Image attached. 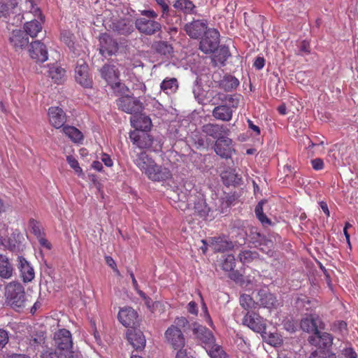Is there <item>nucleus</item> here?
I'll return each instance as SVG.
<instances>
[{"instance_id": "19", "label": "nucleus", "mask_w": 358, "mask_h": 358, "mask_svg": "<svg viewBox=\"0 0 358 358\" xmlns=\"http://www.w3.org/2000/svg\"><path fill=\"white\" fill-rule=\"evenodd\" d=\"M75 73L76 80L79 84L85 87H91L92 80L89 75V67L84 61L82 63L78 62Z\"/></svg>"}, {"instance_id": "50", "label": "nucleus", "mask_w": 358, "mask_h": 358, "mask_svg": "<svg viewBox=\"0 0 358 358\" xmlns=\"http://www.w3.org/2000/svg\"><path fill=\"white\" fill-rule=\"evenodd\" d=\"M66 161L69 166L75 171L78 175L83 174V170L79 166L78 160L72 155L67 156Z\"/></svg>"}, {"instance_id": "63", "label": "nucleus", "mask_w": 358, "mask_h": 358, "mask_svg": "<svg viewBox=\"0 0 358 358\" xmlns=\"http://www.w3.org/2000/svg\"><path fill=\"white\" fill-rule=\"evenodd\" d=\"M268 343L271 345L276 346L281 344L282 339L278 335L271 334L269 336Z\"/></svg>"}, {"instance_id": "42", "label": "nucleus", "mask_w": 358, "mask_h": 358, "mask_svg": "<svg viewBox=\"0 0 358 358\" xmlns=\"http://www.w3.org/2000/svg\"><path fill=\"white\" fill-rule=\"evenodd\" d=\"M250 237L252 243L256 244V245H262L263 242L265 241L268 247H271L272 245V241L268 239L264 235L258 232L255 229L251 230Z\"/></svg>"}, {"instance_id": "26", "label": "nucleus", "mask_w": 358, "mask_h": 358, "mask_svg": "<svg viewBox=\"0 0 358 358\" xmlns=\"http://www.w3.org/2000/svg\"><path fill=\"white\" fill-rule=\"evenodd\" d=\"M47 65L48 66V77L55 83L62 84L66 80V70L57 64H51V63H49Z\"/></svg>"}, {"instance_id": "22", "label": "nucleus", "mask_w": 358, "mask_h": 358, "mask_svg": "<svg viewBox=\"0 0 358 358\" xmlns=\"http://www.w3.org/2000/svg\"><path fill=\"white\" fill-rule=\"evenodd\" d=\"M50 123L57 129L64 126L66 121V115L59 107H50L48 110Z\"/></svg>"}, {"instance_id": "45", "label": "nucleus", "mask_w": 358, "mask_h": 358, "mask_svg": "<svg viewBox=\"0 0 358 358\" xmlns=\"http://www.w3.org/2000/svg\"><path fill=\"white\" fill-rule=\"evenodd\" d=\"M258 256V253L255 251L243 250L239 253L238 258L243 264H248L257 259Z\"/></svg>"}, {"instance_id": "4", "label": "nucleus", "mask_w": 358, "mask_h": 358, "mask_svg": "<svg viewBox=\"0 0 358 358\" xmlns=\"http://www.w3.org/2000/svg\"><path fill=\"white\" fill-rule=\"evenodd\" d=\"M174 323L171 324L164 333L166 342L170 345L174 350L182 348L185 344V338L178 326H185L187 323L186 318L181 317L176 319Z\"/></svg>"}, {"instance_id": "14", "label": "nucleus", "mask_w": 358, "mask_h": 358, "mask_svg": "<svg viewBox=\"0 0 358 358\" xmlns=\"http://www.w3.org/2000/svg\"><path fill=\"white\" fill-rule=\"evenodd\" d=\"M8 41L10 45L15 51L23 50L29 43L26 32L22 29H15L10 32Z\"/></svg>"}, {"instance_id": "27", "label": "nucleus", "mask_w": 358, "mask_h": 358, "mask_svg": "<svg viewBox=\"0 0 358 358\" xmlns=\"http://www.w3.org/2000/svg\"><path fill=\"white\" fill-rule=\"evenodd\" d=\"M127 337L128 341L136 350H141L145 345V338L141 331L128 330Z\"/></svg>"}, {"instance_id": "55", "label": "nucleus", "mask_w": 358, "mask_h": 358, "mask_svg": "<svg viewBox=\"0 0 358 358\" xmlns=\"http://www.w3.org/2000/svg\"><path fill=\"white\" fill-rule=\"evenodd\" d=\"M62 40L68 45L69 48L73 47V34L69 32L62 33L61 35Z\"/></svg>"}, {"instance_id": "33", "label": "nucleus", "mask_w": 358, "mask_h": 358, "mask_svg": "<svg viewBox=\"0 0 358 358\" xmlns=\"http://www.w3.org/2000/svg\"><path fill=\"white\" fill-rule=\"evenodd\" d=\"M31 346L40 353V356L43 357L45 355V336L43 331H37L31 340Z\"/></svg>"}, {"instance_id": "36", "label": "nucleus", "mask_w": 358, "mask_h": 358, "mask_svg": "<svg viewBox=\"0 0 358 358\" xmlns=\"http://www.w3.org/2000/svg\"><path fill=\"white\" fill-rule=\"evenodd\" d=\"M194 210V214L203 219L208 217L210 211V208L208 206L206 200L203 198H199L195 201Z\"/></svg>"}, {"instance_id": "12", "label": "nucleus", "mask_w": 358, "mask_h": 358, "mask_svg": "<svg viewBox=\"0 0 358 358\" xmlns=\"http://www.w3.org/2000/svg\"><path fill=\"white\" fill-rule=\"evenodd\" d=\"M301 328L303 331L319 334V329H323L324 324L321 318L317 315H310L303 318L300 323Z\"/></svg>"}, {"instance_id": "61", "label": "nucleus", "mask_w": 358, "mask_h": 358, "mask_svg": "<svg viewBox=\"0 0 358 358\" xmlns=\"http://www.w3.org/2000/svg\"><path fill=\"white\" fill-rule=\"evenodd\" d=\"M300 52L308 54L310 52V46L308 41L303 40L301 41L299 47Z\"/></svg>"}, {"instance_id": "62", "label": "nucleus", "mask_w": 358, "mask_h": 358, "mask_svg": "<svg viewBox=\"0 0 358 358\" xmlns=\"http://www.w3.org/2000/svg\"><path fill=\"white\" fill-rule=\"evenodd\" d=\"M176 358H194L187 350L180 348L176 356Z\"/></svg>"}, {"instance_id": "64", "label": "nucleus", "mask_w": 358, "mask_h": 358, "mask_svg": "<svg viewBox=\"0 0 358 358\" xmlns=\"http://www.w3.org/2000/svg\"><path fill=\"white\" fill-rule=\"evenodd\" d=\"M343 355L345 358H357V357L356 352L351 348H345Z\"/></svg>"}, {"instance_id": "17", "label": "nucleus", "mask_w": 358, "mask_h": 358, "mask_svg": "<svg viewBox=\"0 0 358 358\" xmlns=\"http://www.w3.org/2000/svg\"><path fill=\"white\" fill-rule=\"evenodd\" d=\"M258 305L267 308H276L279 306L278 300L267 288L258 291L257 296Z\"/></svg>"}, {"instance_id": "3", "label": "nucleus", "mask_w": 358, "mask_h": 358, "mask_svg": "<svg viewBox=\"0 0 358 358\" xmlns=\"http://www.w3.org/2000/svg\"><path fill=\"white\" fill-rule=\"evenodd\" d=\"M6 303L15 310L24 308L26 296L23 286L15 282H10L5 289Z\"/></svg>"}, {"instance_id": "35", "label": "nucleus", "mask_w": 358, "mask_h": 358, "mask_svg": "<svg viewBox=\"0 0 358 358\" xmlns=\"http://www.w3.org/2000/svg\"><path fill=\"white\" fill-rule=\"evenodd\" d=\"M160 88L166 94H173L178 88V80L175 78H166L161 83Z\"/></svg>"}, {"instance_id": "48", "label": "nucleus", "mask_w": 358, "mask_h": 358, "mask_svg": "<svg viewBox=\"0 0 358 358\" xmlns=\"http://www.w3.org/2000/svg\"><path fill=\"white\" fill-rule=\"evenodd\" d=\"M310 358H336V356L329 350L320 349L312 352Z\"/></svg>"}, {"instance_id": "23", "label": "nucleus", "mask_w": 358, "mask_h": 358, "mask_svg": "<svg viewBox=\"0 0 358 358\" xmlns=\"http://www.w3.org/2000/svg\"><path fill=\"white\" fill-rule=\"evenodd\" d=\"M17 268L24 282H31L34 276V270L30 264L22 257H17Z\"/></svg>"}, {"instance_id": "11", "label": "nucleus", "mask_w": 358, "mask_h": 358, "mask_svg": "<svg viewBox=\"0 0 358 358\" xmlns=\"http://www.w3.org/2000/svg\"><path fill=\"white\" fill-rule=\"evenodd\" d=\"M99 52L103 57L111 56L118 50V43L106 33L99 36Z\"/></svg>"}, {"instance_id": "38", "label": "nucleus", "mask_w": 358, "mask_h": 358, "mask_svg": "<svg viewBox=\"0 0 358 358\" xmlns=\"http://www.w3.org/2000/svg\"><path fill=\"white\" fill-rule=\"evenodd\" d=\"M239 303L241 307L248 312H253L258 306V303L255 302L251 296L246 294L241 295Z\"/></svg>"}, {"instance_id": "21", "label": "nucleus", "mask_w": 358, "mask_h": 358, "mask_svg": "<svg viewBox=\"0 0 358 358\" xmlns=\"http://www.w3.org/2000/svg\"><path fill=\"white\" fill-rule=\"evenodd\" d=\"M195 336L204 345V348L207 350L215 343V337L212 332L206 327L198 325L193 329Z\"/></svg>"}, {"instance_id": "57", "label": "nucleus", "mask_w": 358, "mask_h": 358, "mask_svg": "<svg viewBox=\"0 0 358 358\" xmlns=\"http://www.w3.org/2000/svg\"><path fill=\"white\" fill-rule=\"evenodd\" d=\"M8 341V333L3 329H0V350H1Z\"/></svg>"}, {"instance_id": "1", "label": "nucleus", "mask_w": 358, "mask_h": 358, "mask_svg": "<svg viewBox=\"0 0 358 358\" xmlns=\"http://www.w3.org/2000/svg\"><path fill=\"white\" fill-rule=\"evenodd\" d=\"M240 96V94L217 93L214 99L220 101V103L213 108L212 111L213 116L216 120L223 122L230 121L232 119L234 112L238 107Z\"/></svg>"}, {"instance_id": "24", "label": "nucleus", "mask_w": 358, "mask_h": 358, "mask_svg": "<svg viewBox=\"0 0 358 358\" xmlns=\"http://www.w3.org/2000/svg\"><path fill=\"white\" fill-rule=\"evenodd\" d=\"M131 123L135 130L148 131L152 127L151 119L144 114L138 113L131 117Z\"/></svg>"}, {"instance_id": "53", "label": "nucleus", "mask_w": 358, "mask_h": 358, "mask_svg": "<svg viewBox=\"0 0 358 358\" xmlns=\"http://www.w3.org/2000/svg\"><path fill=\"white\" fill-rule=\"evenodd\" d=\"M257 247L259 248V250L263 252L264 253L266 254L268 256L272 257L273 256L275 251H274V244L272 241V245L271 247H268L266 241L263 242L262 245H257Z\"/></svg>"}, {"instance_id": "28", "label": "nucleus", "mask_w": 358, "mask_h": 358, "mask_svg": "<svg viewBox=\"0 0 358 358\" xmlns=\"http://www.w3.org/2000/svg\"><path fill=\"white\" fill-rule=\"evenodd\" d=\"M102 78H103L109 85L119 80L120 71L114 65L105 64L100 69Z\"/></svg>"}, {"instance_id": "13", "label": "nucleus", "mask_w": 358, "mask_h": 358, "mask_svg": "<svg viewBox=\"0 0 358 358\" xmlns=\"http://www.w3.org/2000/svg\"><path fill=\"white\" fill-rule=\"evenodd\" d=\"M129 138L141 150L150 148L153 141L147 131L134 130L129 133Z\"/></svg>"}, {"instance_id": "60", "label": "nucleus", "mask_w": 358, "mask_h": 358, "mask_svg": "<svg viewBox=\"0 0 358 358\" xmlns=\"http://www.w3.org/2000/svg\"><path fill=\"white\" fill-rule=\"evenodd\" d=\"M101 160L108 167H111L113 165V162L109 155L103 153L101 157Z\"/></svg>"}, {"instance_id": "10", "label": "nucleus", "mask_w": 358, "mask_h": 358, "mask_svg": "<svg viewBox=\"0 0 358 358\" xmlns=\"http://www.w3.org/2000/svg\"><path fill=\"white\" fill-rule=\"evenodd\" d=\"M243 324L257 333L264 332L266 324L263 317L255 312H247L243 319Z\"/></svg>"}, {"instance_id": "56", "label": "nucleus", "mask_w": 358, "mask_h": 358, "mask_svg": "<svg viewBox=\"0 0 358 358\" xmlns=\"http://www.w3.org/2000/svg\"><path fill=\"white\" fill-rule=\"evenodd\" d=\"M311 164L313 169H315V171L322 170L324 166V162L320 158H316L311 160Z\"/></svg>"}, {"instance_id": "58", "label": "nucleus", "mask_w": 358, "mask_h": 358, "mask_svg": "<svg viewBox=\"0 0 358 358\" xmlns=\"http://www.w3.org/2000/svg\"><path fill=\"white\" fill-rule=\"evenodd\" d=\"M228 277L236 282H240L243 278L242 275L238 272V271L234 269L229 272Z\"/></svg>"}, {"instance_id": "20", "label": "nucleus", "mask_w": 358, "mask_h": 358, "mask_svg": "<svg viewBox=\"0 0 358 358\" xmlns=\"http://www.w3.org/2000/svg\"><path fill=\"white\" fill-rule=\"evenodd\" d=\"M202 131L206 136L217 140L226 136L229 130L223 124L208 123L202 127Z\"/></svg>"}, {"instance_id": "49", "label": "nucleus", "mask_w": 358, "mask_h": 358, "mask_svg": "<svg viewBox=\"0 0 358 358\" xmlns=\"http://www.w3.org/2000/svg\"><path fill=\"white\" fill-rule=\"evenodd\" d=\"M319 339L320 343L324 347H328L331 345L333 342V337L332 336L327 332H321L319 330V334H315Z\"/></svg>"}, {"instance_id": "30", "label": "nucleus", "mask_w": 358, "mask_h": 358, "mask_svg": "<svg viewBox=\"0 0 358 358\" xmlns=\"http://www.w3.org/2000/svg\"><path fill=\"white\" fill-rule=\"evenodd\" d=\"M113 29L120 35L127 36L134 31L133 22L129 20L121 19L113 24Z\"/></svg>"}, {"instance_id": "54", "label": "nucleus", "mask_w": 358, "mask_h": 358, "mask_svg": "<svg viewBox=\"0 0 358 358\" xmlns=\"http://www.w3.org/2000/svg\"><path fill=\"white\" fill-rule=\"evenodd\" d=\"M156 3L161 7L162 17L166 18L169 15V6L164 0H155Z\"/></svg>"}, {"instance_id": "59", "label": "nucleus", "mask_w": 358, "mask_h": 358, "mask_svg": "<svg viewBox=\"0 0 358 358\" xmlns=\"http://www.w3.org/2000/svg\"><path fill=\"white\" fill-rule=\"evenodd\" d=\"M141 13L143 16H145L144 17L154 20L158 16L157 13L154 10H143Z\"/></svg>"}, {"instance_id": "6", "label": "nucleus", "mask_w": 358, "mask_h": 358, "mask_svg": "<svg viewBox=\"0 0 358 358\" xmlns=\"http://www.w3.org/2000/svg\"><path fill=\"white\" fill-rule=\"evenodd\" d=\"M118 109L131 115L141 113L143 110V104L137 98L131 96H123L116 100Z\"/></svg>"}, {"instance_id": "9", "label": "nucleus", "mask_w": 358, "mask_h": 358, "mask_svg": "<svg viewBox=\"0 0 358 358\" xmlns=\"http://www.w3.org/2000/svg\"><path fill=\"white\" fill-rule=\"evenodd\" d=\"M135 27L139 32L145 35H154L162 29L161 24L154 20L139 17L135 21Z\"/></svg>"}, {"instance_id": "15", "label": "nucleus", "mask_w": 358, "mask_h": 358, "mask_svg": "<svg viewBox=\"0 0 358 358\" xmlns=\"http://www.w3.org/2000/svg\"><path fill=\"white\" fill-rule=\"evenodd\" d=\"M184 30L191 38L197 39L208 30L207 22L201 20H193L185 25Z\"/></svg>"}, {"instance_id": "32", "label": "nucleus", "mask_w": 358, "mask_h": 358, "mask_svg": "<svg viewBox=\"0 0 358 358\" xmlns=\"http://www.w3.org/2000/svg\"><path fill=\"white\" fill-rule=\"evenodd\" d=\"M13 266L9 259L3 255H0V277L9 279L12 277Z\"/></svg>"}, {"instance_id": "47", "label": "nucleus", "mask_w": 358, "mask_h": 358, "mask_svg": "<svg viewBox=\"0 0 358 358\" xmlns=\"http://www.w3.org/2000/svg\"><path fill=\"white\" fill-rule=\"evenodd\" d=\"M236 266V259L233 255H227L222 262V268L229 272L234 269Z\"/></svg>"}, {"instance_id": "8", "label": "nucleus", "mask_w": 358, "mask_h": 358, "mask_svg": "<svg viewBox=\"0 0 358 358\" xmlns=\"http://www.w3.org/2000/svg\"><path fill=\"white\" fill-rule=\"evenodd\" d=\"M145 176L153 182H164L171 180L173 174L169 168L159 165L155 161Z\"/></svg>"}, {"instance_id": "37", "label": "nucleus", "mask_w": 358, "mask_h": 358, "mask_svg": "<svg viewBox=\"0 0 358 358\" xmlns=\"http://www.w3.org/2000/svg\"><path fill=\"white\" fill-rule=\"evenodd\" d=\"M64 134L74 143H80L83 141V133L76 127L73 126H65L63 127Z\"/></svg>"}, {"instance_id": "44", "label": "nucleus", "mask_w": 358, "mask_h": 358, "mask_svg": "<svg viewBox=\"0 0 358 358\" xmlns=\"http://www.w3.org/2000/svg\"><path fill=\"white\" fill-rule=\"evenodd\" d=\"M17 4V0H2L0 1V17L6 16L10 9Z\"/></svg>"}, {"instance_id": "29", "label": "nucleus", "mask_w": 358, "mask_h": 358, "mask_svg": "<svg viewBox=\"0 0 358 358\" xmlns=\"http://www.w3.org/2000/svg\"><path fill=\"white\" fill-rule=\"evenodd\" d=\"M216 50L212 58L213 66H224L226 61L231 56L229 48L226 45H221Z\"/></svg>"}, {"instance_id": "46", "label": "nucleus", "mask_w": 358, "mask_h": 358, "mask_svg": "<svg viewBox=\"0 0 358 358\" xmlns=\"http://www.w3.org/2000/svg\"><path fill=\"white\" fill-rule=\"evenodd\" d=\"M318 302L315 299H310L308 296H303L297 299V304L303 306L307 310L315 308Z\"/></svg>"}, {"instance_id": "7", "label": "nucleus", "mask_w": 358, "mask_h": 358, "mask_svg": "<svg viewBox=\"0 0 358 358\" xmlns=\"http://www.w3.org/2000/svg\"><path fill=\"white\" fill-rule=\"evenodd\" d=\"M131 157L134 164L145 176L155 162V159L144 150L137 152L134 150Z\"/></svg>"}, {"instance_id": "39", "label": "nucleus", "mask_w": 358, "mask_h": 358, "mask_svg": "<svg viewBox=\"0 0 358 358\" xmlns=\"http://www.w3.org/2000/svg\"><path fill=\"white\" fill-rule=\"evenodd\" d=\"M41 30L42 26L41 23L37 20H32L24 24L23 31L26 32L27 36L29 35L31 38H34Z\"/></svg>"}, {"instance_id": "5", "label": "nucleus", "mask_w": 358, "mask_h": 358, "mask_svg": "<svg viewBox=\"0 0 358 358\" xmlns=\"http://www.w3.org/2000/svg\"><path fill=\"white\" fill-rule=\"evenodd\" d=\"M220 32L215 29H208L199 43V49L205 54L214 52L220 43Z\"/></svg>"}, {"instance_id": "41", "label": "nucleus", "mask_w": 358, "mask_h": 358, "mask_svg": "<svg viewBox=\"0 0 358 358\" xmlns=\"http://www.w3.org/2000/svg\"><path fill=\"white\" fill-rule=\"evenodd\" d=\"M213 244L215 251L218 252H224L234 248V244L231 241H228L222 238H215Z\"/></svg>"}, {"instance_id": "51", "label": "nucleus", "mask_w": 358, "mask_h": 358, "mask_svg": "<svg viewBox=\"0 0 358 358\" xmlns=\"http://www.w3.org/2000/svg\"><path fill=\"white\" fill-rule=\"evenodd\" d=\"M171 47L166 42L159 41L155 45V50L162 55H166L171 51Z\"/></svg>"}, {"instance_id": "52", "label": "nucleus", "mask_w": 358, "mask_h": 358, "mask_svg": "<svg viewBox=\"0 0 358 358\" xmlns=\"http://www.w3.org/2000/svg\"><path fill=\"white\" fill-rule=\"evenodd\" d=\"M110 85L114 92L120 94H124L129 91L128 87L124 83L119 81V80L113 82Z\"/></svg>"}, {"instance_id": "31", "label": "nucleus", "mask_w": 358, "mask_h": 358, "mask_svg": "<svg viewBox=\"0 0 358 358\" xmlns=\"http://www.w3.org/2000/svg\"><path fill=\"white\" fill-rule=\"evenodd\" d=\"M239 85V80L234 76L226 74L218 82L217 87L225 92H231Z\"/></svg>"}, {"instance_id": "43", "label": "nucleus", "mask_w": 358, "mask_h": 358, "mask_svg": "<svg viewBox=\"0 0 358 358\" xmlns=\"http://www.w3.org/2000/svg\"><path fill=\"white\" fill-rule=\"evenodd\" d=\"M206 351L210 358H228V356L223 350L222 348L215 343L208 348Z\"/></svg>"}, {"instance_id": "18", "label": "nucleus", "mask_w": 358, "mask_h": 358, "mask_svg": "<svg viewBox=\"0 0 358 358\" xmlns=\"http://www.w3.org/2000/svg\"><path fill=\"white\" fill-rule=\"evenodd\" d=\"M214 150L222 158H230L234 151L232 140L227 136L217 139L214 145Z\"/></svg>"}, {"instance_id": "2", "label": "nucleus", "mask_w": 358, "mask_h": 358, "mask_svg": "<svg viewBox=\"0 0 358 358\" xmlns=\"http://www.w3.org/2000/svg\"><path fill=\"white\" fill-rule=\"evenodd\" d=\"M54 342L57 346V350L52 353L46 355V358H78V355L73 351V341L71 332L66 329H61L54 334ZM48 352L46 351V353Z\"/></svg>"}, {"instance_id": "40", "label": "nucleus", "mask_w": 358, "mask_h": 358, "mask_svg": "<svg viewBox=\"0 0 358 358\" xmlns=\"http://www.w3.org/2000/svg\"><path fill=\"white\" fill-rule=\"evenodd\" d=\"M29 228L31 232L38 239L42 247H45V238L42 236V226L38 222L34 219H31L29 222Z\"/></svg>"}, {"instance_id": "25", "label": "nucleus", "mask_w": 358, "mask_h": 358, "mask_svg": "<svg viewBox=\"0 0 358 358\" xmlns=\"http://www.w3.org/2000/svg\"><path fill=\"white\" fill-rule=\"evenodd\" d=\"M136 317V312L131 307L121 308L117 315L119 321L126 327L134 324Z\"/></svg>"}, {"instance_id": "16", "label": "nucleus", "mask_w": 358, "mask_h": 358, "mask_svg": "<svg viewBox=\"0 0 358 358\" xmlns=\"http://www.w3.org/2000/svg\"><path fill=\"white\" fill-rule=\"evenodd\" d=\"M30 57L36 60V63L40 66V69L36 70L42 73V64L45 62V44L42 41L36 40L30 43L29 49Z\"/></svg>"}, {"instance_id": "34", "label": "nucleus", "mask_w": 358, "mask_h": 358, "mask_svg": "<svg viewBox=\"0 0 358 358\" xmlns=\"http://www.w3.org/2000/svg\"><path fill=\"white\" fill-rule=\"evenodd\" d=\"M173 7L185 15H191L194 13L196 6L190 0H176Z\"/></svg>"}]
</instances>
